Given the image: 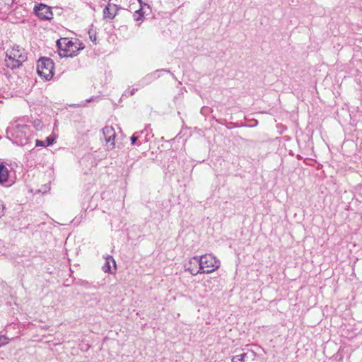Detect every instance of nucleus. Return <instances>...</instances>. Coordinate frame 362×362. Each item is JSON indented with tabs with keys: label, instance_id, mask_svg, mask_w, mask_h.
<instances>
[{
	"label": "nucleus",
	"instance_id": "f257e3e1",
	"mask_svg": "<svg viewBox=\"0 0 362 362\" xmlns=\"http://www.w3.org/2000/svg\"><path fill=\"white\" fill-rule=\"evenodd\" d=\"M6 134L13 144L20 146L27 144L32 136L31 130L22 119H18L8 127Z\"/></svg>",
	"mask_w": 362,
	"mask_h": 362
},
{
	"label": "nucleus",
	"instance_id": "f03ea898",
	"mask_svg": "<svg viewBox=\"0 0 362 362\" xmlns=\"http://www.w3.org/2000/svg\"><path fill=\"white\" fill-rule=\"evenodd\" d=\"M191 263L199 266L201 273L209 274L220 267V261L211 254H206L201 257H193Z\"/></svg>",
	"mask_w": 362,
	"mask_h": 362
},
{
	"label": "nucleus",
	"instance_id": "7ed1b4c3",
	"mask_svg": "<svg viewBox=\"0 0 362 362\" xmlns=\"http://www.w3.org/2000/svg\"><path fill=\"white\" fill-rule=\"evenodd\" d=\"M27 59L25 50L19 46H13L6 54L5 65L11 69L20 67Z\"/></svg>",
	"mask_w": 362,
	"mask_h": 362
},
{
	"label": "nucleus",
	"instance_id": "20e7f679",
	"mask_svg": "<svg viewBox=\"0 0 362 362\" xmlns=\"http://www.w3.org/2000/svg\"><path fill=\"white\" fill-rule=\"evenodd\" d=\"M57 46L59 49V55L61 57H73L78 54V52L83 49L66 37L61 38L57 41Z\"/></svg>",
	"mask_w": 362,
	"mask_h": 362
},
{
	"label": "nucleus",
	"instance_id": "39448f33",
	"mask_svg": "<svg viewBox=\"0 0 362 362\" xmlns=\"http://www.w3.org/2000/svg\"><path fill=\"white\" fill-rule=\"evenodd\" d=\"M54 69V63L49 58L42 57L37 61V74L46 80H50L53 77Z\"/></svg>",
	"mask_w": 362,
	"mask_h": 362
},
{
	"label": "nucleus",
	"instance_id": "423d86ee",
	"mask_svg": "<svg viewBox=\"0 0 362 362\" xmlns=\"http://www.w3.org/2000/svg\"><path fill=\"white\" fill-rule=\"evenodd\" d=\"M103 134L106 141L107 147L108 149H113L115 147V130L112 126H105L103 129Z\"/></svg>",
	"mask_w": 362,
	"mask_h": 362
},
{
	"label": "nucleus",
	"instance_id": "0eeeda50",
	"mask_svg": "<svg viewBox=\"0 0 362 362\" xmlns=\"http://www.w3.org/2000/svg\"><path fill=\"white\" fill-rule=\"evenodd\" d=\"M34 12L40 19L49 20L52 18V9L45 4H40L35 6Z\"/></svg>",
	"mask_w": 362,
	"mask_h": 362
},
{
	"label": "nucleus",
	"instance_id": "6e6552de",
	"mask_svg": "<svg viewBox=\"0 0 362 362\" xmlns=\"http://www.w3.org/2000/svg\"><path fill=\"white\" fill-rule=\"evenodd\" d=\"M256 358V354L252 351H247L239 355L233 356L232 362H252Z\"/></svg>",
	"mask_w": 362,
	"mask_h": 362
},
{
	"label": "nucleus",
	"instance_id": "1a4fd4ad",
	"mask_svg": "<svg viewBox=\"0 0 362 362\" xmlns=\"http://www.w3.org/2000/svg\"><path fill=\"white\" fill-rule=\"evenodd\" d=\"M116 269V263L114 258L107 255L105 257V262L103 266V271L105 273H113V272Z\"/></svg>",
	"mask_w": 362,
	"mask_h": 362
},
{
	"label": "nucleus",
	"instance_id": "9d476101",
	"mask_svg": "<svg viewBox=\"0 0 362 362\" xmlns=\"http://www.w3.org/2000/svg\"><path fill=\"white\" fill-rule=\"evenodd\" d=\"M117 6L113 4H108L103 9V18L105 19H113L117 15Z\"/></svg>",
	"mask_w": 362,
	"mask_h": 362
},
{
	"label": "nucleus",
	"instance_id": "9b49d317",
	"mask_svg": "<svg viewBox=\"0 0 362 362\" xmlns=\"http://www.w3.org/2000/svg\"><path fill=\"white\" fill-rule=\"evenodd\" d=\"M192 261V258H191L187 263H186L185 267V270L188 271L192 275H197L198 274H201V270L199 269V265H196L191 263Z\"/></svg>",
	"mask_w": 362,
	"mask_h": 362
},
{
	"label": "nucleus",
	"instance_id": "f8f14e48",
	"mask_svg": "<svg viewBox=\"0 0 362 362\" xmlns=\"http://www.w3.org/2000/svg\"><path fill=\"white\" fill-rule=\"evenodd\" d=\"M8 170L6 165L0 162V184H2L8 180Z\"/></svg>",
	"mask_w": 362,
	"mask_h": 362
},
{
	"label": "nucleus",
	"instance_id": "ddd939ff",
	"mask_svg": "<svg viewBox=\"0 0 362 362\" xmlns=\"http://www.w3.org/2000/svg\"><path fill=\"white\" fill-rule=\"evenodd\" d=\"M158 71H156V72L154 73H152L151 74H148V75H146L143 79L142 81H141L143 85H145V84H147L148 83H150L156 76L157 72Z\"/></svg>",
	"mask_w": 362,
	"mask_h": 362
},
{
	"label": "nucleus",
	"instance_id": "4468645a",
	"mask_svg": "<svg viewBox=\"0 0 362 362\" xmlns=\"http://www.w3.org/2000/svg\"><path fill=\"white\" fill-rule=\"evenodd\" d=\"M146 131V128L144 130L139 131L135 132L132 136H131V143L132 145L136 144V141L141 137V135L144 133V132Z\"/></svg>",
	"mask_w": 362,
	"mask_h": 362
},
{
	"label": "nucleus",
	"instance_id": "2eb2a0df",
	"mask_svg": "<svg viewBox=\"0 0 362 362\" xmlns=\"http://www.w3.org/2000/svg\"><path fill=\"white\" fill-rule=\"evenodd\" d=\"M144 9V7L142 6L140 9L136 11L134 13V20L136 21H139L142 19L143 18V12L142 10Z\"/></svg>",
	"mask_w": 362,
	"mask_h": 362
},
{
	"label": "nucleus",
	"instance_id": "dca6fc26",
	"mask_svg": "<svg viewBox=\"0 0 362 362\" xmlns=\"http://www.w3.org/2000/svg\"><path fill=\"white\" fill-rule=\"evenodd\" d=\"M212 283V279L210 277H207V278H204L202 280V285L206 287V288H208L209 289H211L210 288V286Z\"/></svg>",
	"mask_w": 362,
	"mask_h": 362
},
{
	"label": "nucleus",
	"instance_id": "f3484780",
	"mask_svg": "<svg viewBox=\"0 0 362 362\" xmlns=\"http://www.w3.org/2000/svg\"><path fill=\"white\" fill-rule=\"evenodd\" d=\"M138 90V88H128L127 90H126L124 93V96H127V97H129V96H132L133 95L135 92Z\"/></svg>",
	"mask_w": 362,
	"mask_h": 362
},
{
	"label": "nucleus",
	"instance_id": "a211bd4d",
	"mask_svg": "<svg viewBox=\"0 0 362 362\" xmlns=\"http://www.w3.org/2000/svg\"><path fill=\"white\" fill-rule=\"evenodd\" d=\"M9 340L5 335L0 334V347L8 343Z\"/></svg>",
	"mask_w": 362,
	"mask_h": 362
},
{
	"label": "nucleus",
	"instance_id": "6ab92c4d",
	"mask_svg": "<svg viewBox=\"0 0 362 362\" xmlns=\"http://www.w3.org/2000/svg\"><path fill=\"white\" fill-rule=\"evenodd\" d=\"M34 127L37 130H40L42 129V124L40 120H35L34 121Z\"/></svg>",
	"mask_w": 362,
	"mask_h": 362
},
{
	"label": "nucleus",
	"instance_id": "aec40b11",
	"mask_svg": "<svg viewBox=\"0 0 362 362\" xmlns=\"http://www.w3.org/2000/svg\"><path fill=\"white\" fill-rule=\"evenodd\" d=\"M35 145H36V146H43V147H46V146H45V141H40V140H38V139H36V140H35Z\"/></svg>",
	"mask_w": 362,
	"mask_h": 362
},
{
	"label": "nucleus",
	"instance_id": "412c9836",
	"mask_svg": "<svg viewBox=\"0 0 362 362\" xmlns=\"http://www.w3.org/2000/svg\"><path fill=\"white\" fill-rule=\"evenodd\" d=\"M5 206L2 202H0V218L4 215Z\"/></svg>",
	"mask_w": 362,
	"mask_h": 362
},
{
	"label": "nucleus",
	"instance_id": "4be33fe9",
	"mask_svg": "<svg viewBox=\"0 0 362 362\" xmlns=\"http://www.w3.org/2000/svg\"><path fill=\"white\" fill-rule=\"evenodd\" d=\"M45 141L46 146H49L53 144V139H50L49 137H47Z\"/></svg>",
	"mask_w": 362,
	"mask_h": 362
},
{
	"label": "nucleus",
	"instance_id": "5701e85b",
	"mask_svg": "<svg viewBox=\"0 0 362 362\" xmlns=\"http://www.w3.org/2000/svg\"><path fill=\"white\" fill-rule=\"evenodd\" d=\"M90 38L93 42H95L96 40V37L95 36L93 37L90 34Z\"/></svg>",
	"mask_w": 362,
	"mask_h": 362
},
{
	"label": "nucleus",
	"instance_id": "b1692460",
	"mask_svg": "<svg viewBox=\"0 0 362 362\" xmlns=\"http://www.w3.org/2000/svg\"><path fill=\"white\" fill-rule=\"evenodd\" d=\"M160 71H168L165 69H161Z\"/></svg>",
	"mask_w": 362,
	"mask_h": 362
},
{
	"label": "nucleus",
	"instance_id": "393cba45",
	"mask_svg": "<svg viewBox=\"0 0 362 362\" xmlns=\"http://www.w3.org/2000/svg\"><path fill=\"white\" fill-rule=\"evenodd\" d=\"M148 129H146V131H145L144 132H146V134H148Z\"/></svg>",
	"mask_w": 362,
	"mask_h": 362
}]
</instances>
